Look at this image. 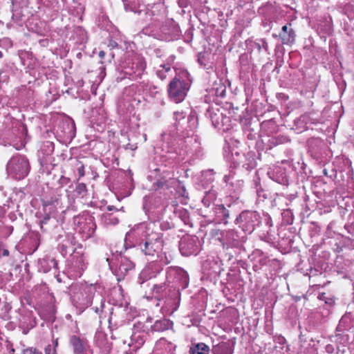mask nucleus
I'll return each mask as SVG.
<instances>
[{"label":"nucleus","instance_id":"c756f323","mask_svg":"<svg viewBox=\"0 0 354 354\" xmlns=\"http://www.w3.org/2000/svg\"><path fill=\"white\" fill-rule=\"evenodd\" d=\"M165 139V138H164ZM156 153H178L176 151V148L173 145H170L168 142H165V140H161L160 143L155 147Z\"/></svg>","mask_w":354,"mask_h":354},{"label":"nucleus","instance_id":"37998d69","mask_svg":"<svg viewBox=\"0 0 354 354\" xmlns=\"http://www.w3.org/2000/svg\"><path fill=\"white\" fill-rule=\"evenodd\" d=\"M254 183L257 188V194L258 196V199L259 201H263L265 199L268 198V194L261 187L259 183V178L254 180Z\"/></svg>","mask_w":354,"mask_h":354},{"label":"nucleus","instance_id":"473e14b6","mask_svg":"<svg viewBox=\"0 0 354 354\" xmlns=\"http://www.w3.org/2000/svg\"><path fill=\"white\" fill-rule=\"evenodd\" d=\"M206 115L210 118L212 125L217 127L220 123V119L222 118V113L218 109L209 108Z\"/></svg>","mask_w":354,"mask_h":354},{"label":"nucleus","instance_id":"dca6fc26","mask_svg":"<svg viewBox=\"0 0 354 354\" xmlns=\"http://www.w3.org/2000/svg\"><path fill=\"white\" fill-rule=\"evenodd\" d=\"M232 205L231 204H227V206L224 205H216L214 208V212L215 216L219 223H223L224 224L228 223V219L230 218V214L232 213Z\"/></svg>","mask_w":354,"mask_h":354},{"label":"nucleus","instance_id":"c03bdc74","mask_svg":"<svg viewBox=\"0 0 354 354\" xmlns=\"http://www.w3.org/2000/svg\"><path fill=\"white\" fill-rule=\"evenodd\" d=\"M257 166V161L254 156H248L245 158V160L243 165V167H244L247 170H250L255 168Z\"/></svg>","mask_w":354,"mask_h":354},{"label":"nucleus","instance_id":"8fccbe9b","mask_svg":"<svg viewBox=\"0 0 354 354\" xmlns=\"http://www.w3.org/2000/svg\"><path fill=\"white\" fill-rule=\"evenodd\" d=\"M22 354H42V353L36 348L28 347L23 349Z\"/></svg>","mask_w":354,"mask_h":354},{"label":"nucleus","instance_id":"39448f33","mask_svg":"<svg viewBox=\"0 0 354 354\" xmlns=\"http://www.w3.org/2000/svg\"><path fill=\"white\" fill-rule=\"evenodd\" d=\"M146 68V63L144 58L136 57L131 61L126 62L122 67L119 78L120 80L127 78L131 80H137L141 78Z\"/></svg>","mask_w":354,"mask_h":354},{"label":"nucleus","instance_id":"052dcab7","mask_svg":"<svg viewBox=\"0 0 354 354\" xmlns=\"http://www.w3.org/2000/svg\"><path fill=\"white\" fill-rule=\"evenodd\" d=\"M50 216L48 214H46L42 220L39 221L40 227L41 230L44 228V225L46 224L48 221L50 220Z\"/></svg>","mask_w":354,"mask_h":354},{"label":"nucleus","instance_id":"ea45409f","mask_svg":"<svg viewBox=\"0 0 354 354\" xmlns=\"http://www.w3.org/2000/svg\"><path fill=\"white\" fill-rule=\"evenodd\" d=\"M276 124L273 120H266L261 124V129L266 131L267 133H271L275 131Z\"/></svg>","mask_w":354,"mask_h":354},{"label":"nucleus","instance_id":"a18cd8bd","mask_svg":"<svg viewBox=\"0 0 354 354\" xmlns=\"http://www.w3.org/2000/svg\"><path fill=\"white\" fill-rule=\"evenodd\" d=\"M153 186L156 187V189L168 188V180L165 176L160 177L156 180L155 183H153Z\"/></svg>","mask_w":354,"mask_h":354},{"label":"nucleus","instance_id":"7c9ffc66","mask_svg":"<svg viewBox=\"0 0 354 354\" xmlns=\"http://www.w3.org/2000/svg\"><path fill=\"white\" fill-rule=\"evenodd\" d=\"M39 162L43 171L47 174H50V171L57 165L53 156H42L39 158Z\"/></svg>","mask_w":354,"mask_h":354},{"label":"nucleus","instance_id":"0eeeda50","mask_svg":"<svg viewBox=\"0 0 354 354\" xmlns=\"http://www.w3.org/2000/svg\"><path fill=\"white\" fill-rule=\"evenodd\" d=\"M7 170L16 179L24 178L29 172V162L25 156H12L8 162Z\"/></svg>","mask_w":354,"mask_h":354},{"label":"nucleus","instance_id":"ddd939ff","mask_svg":"<svg viewBox=\"0 0 354 354\" xmlns=\"http://www.w3.org/2000/svg\"><path fill=\"white\" fill-rule=\"evenodd\" d=\"M118 261V263L116 265L114 272L119 278L124 277L129 270L134 268V263L127 255H122V252L120 254Z\"/></svg>","mask_w":354,"mask_h":354},{"label":"nucleus","instance_id":"13d9d810","mask_svg":"<svg viewBox=\"0 0 354 354\" xmlns=\"http://www.w3.org/2000/svg\"><path fill=\"white\" fill-rule=\"evenodd\" d=\"M173 296H174V297L178 299V301L177 303L175 304V306L172 308L171 310V313H173L175 310H177V308H178V306H179V296H178V292H176L175 291V289H174V292L172 294Z\"/></svg>","mask_w":354,"mask_h":354},{"label":"nucleus","instance_id":"4468645a","mask_svg":"<svg viewBox=\"0 0 354 354\" xmlns=\"http://www.w3.org/2000/svg\"><path fill=\"white\" fill-rule=\"evenodd\" d=\"M73 236L70 234L59 235L57 241H59L58 250L63 256H66L71 252H75L73 243Z\"/></svg>","mask_w":354,"mask_h":354},{"label":"nucleus","instance_id":"e433bc0d","mask_svg":"<svg viewBox=\"0 0 354 354\" xmlns=\"http://www.w3.org/2000/svg\"><path fill=\"white\" fill-rule=\"evenodd\" d=\"M209 346L202 342L193 345L189 349L190 354H209Z\"/></svg>","mask_w":354,"mask_h":354},{"label":"nucleus","instance_id":"4d7b16f0","mask_svg":"<svg viewBox=\"0 0 354 354\" xmlns=\"http://www.w3.org/2000/svg\"><path fill=\"white\" fill-rule=\"evenodd\" d=\"M216 96L224 97L225 95V87L223 86L217 88L215 93Z\"/></svg>","mask_w":354,"mask_h":354},{"label":"nucleus","instance_id":"a878e982","mask_svg":"<svg viewBox=\"0 0 354 354\" xmlns=\"http://www.w3.org/2000/svg\"><path fill=\"white\" fill-rule=\"evenodd\" d=\"M52 268L57 269V263L55 259L44 258L39 260L38 270L39 272L46 273Z\"/></svg>","mask_w":354,"mask_h":354},{"label":"nucleus","instance_id":"b1692460","mask_svg":"<svg viewBox=\"0 0 354 354\" xmlns=\"http://www.w3.org/2000/svg\"><path fill=\"white\" fill-rule=\"evenodd\" d=\"M161 270L160 264L157 262L149 263L140 273V279L147 280L156 276V273Z\"/></svg>","mask_w":354,"mask_h":354},{"label":"nucleus","instance_id":"9d476101","mask_svg":"<svg viewBox=\"0 0 354 354\" xmlns=\"http://www.w3.org/2000/svg\"><path fill=\"white\" fill-rule=\"evenodd\" d=\"M179 250L183 256L197 254L201 250V243L196 236H183L179 243Z\"/></svg>","mask_w":354,"mask_h":354},{"label":"nucleus","instance_id":"aec40b11","mask_svg":"<svg viewBox=\"0 0 354 354\" xmlns=\"http://www.w3.org/2000/svg\"><path fill=\"white\" fill-rule=\"evenodd\" d=\"M279 38L283 44L291 45L295 40V32L292 28L291 24L284 25L279 32Z\"/></svg>","mask_w":354,"mask_h":354},{"label":"nucleus","instance_id":"6ab92c4d","mask_svg":"<svg viewBox=\"0 0 354 354\" xmlns=\"http://www.w3.org/2000/svg\"><path fill=\"white\" fill-rule=\"evenodd\" d=\"M198 63L203 67L208 73H210L214 70V63L213 61V56L211 53L207 52H200L198 53Z\"/></svg>","mask_w":354,"mask_h":354},{"label":"nucleus","instance_id":"2eb2a0df","mask_svg":"<svg viewBox=\"0 0 354 354\" xmlns=\"http://www.w3.org/2000/svg\"><path fill=\"white\" fill-rule=\"evenodd\" d=\"M268 175L274 181L279 184L288 185V177L286 174L285 169L279 166H274L268 171Z\"/></svg>","mask_w":354,"mask_h":354},{"label":"nucleus","instance_id":"0e129e2a","mask_svg":"<svg viewBox=\"0 0 354 354\" xmlns=\"http://www.w3.org/2000/svg\"><path fill=\"white\" fill-rule=\"evenodd\" d=\"M41 2L46 6H51L55 0H40Z\"/></svg>","mask_w":354,"mask_h":354},{"label":"nucleus","instance_id":"69168bd1","mask_svg":"<svg viewBox=\"0 0 354 354\" xmlns=\"http://www.w3.org/2000/svg\"><path fill=\"white\" fill-rule=\"evenodd\" d=\"M303 115H306L307 116V120H306V125L308 126L309 124H315V120H313V118H311L310 115L309 114H304Z\"/></svg>","mask_w":354,"mask_h":354},{"label":"nucleus","instance_id":"4c0bfd02","mask_svg":"<svg viewBox=\"0 0 354 354\" xmlns=\"http://www.w3.org/2000/svg\"><path fill=\"white\" fill-rule=\"evenodd\" d=\"M306 115H301L299 118L295 120V126L296 127V129H297L299 132H302L305 130H307L309 127L306 125Z\"/></svg>","mask_w":354,"mask_h":354},{"label":"nucleus","instance_id":"79ce46f5","mask_svg":"<svg viewBox=\"0 0 354 354\" xmlns=\"http://www.w3.org/2000/svg\"><path fill=\"white\" fill-rule=\"evenodd\" d=\"M41 151L43 155H51L54 151V143L50 141L43 142Z\"/></svg>","mask_w":354,"mask_h":354},{"label":"nucleus","instance_id":"3c124183","mask_svg":"<svg viewBox=\"0 0 354 354\" xmlns=\"http://www.w3.org/2000/svg\"><path fill=\"white\" fill-rule=\"evenodd\" d=\"M214 197V195L208 193L206 194V195L204 196V198L202 200L203 203L205 206L209 207L212 203V198Z\"/></svg>","mask_w":354,"mask_h":354},{"label":"nucleus","instance_id":"bb28decb","mask_svg":"<svg viewBox=\"0 0 354 354\" xmlns=\"http://www.w3.org/2000/svg\"><path fill=\"white\" fill-rule=\"evenodd\" d=\"M317 33L321 38H326L330 35L333 32V27L330 19L321 21L317 26Z\"/></svg>","mask_w":354,"mask_h":354},{"label":"nucleus","instance_id":"864d4df0","mask_svg":"<svg viewBox=\"0 0 354 354\" xmlns=\"http://www.w3.org/2000/svg\"><path fill=\"white\" fill-rule=\"evenodd\" d=\"M70 181H71V180L69 178L66 177L64 176H62L58 180L59 187L61 188V187L66 185L67 184H68L70 183Z\"/></svg>","mask_w":354,"mask_h":354},{"label":"nucleus","instance_id":"393cba45","mask_svg":"<svg viewBox=\"0 0 354 354\" xmlns=\"http://www.w3.org/2000/svg\"><path fill=\"white\" fill-rule=\"evenodd\" d=\"M172 326L173 322L169 319H162L156 320L151 326V328L149 330L148 333L163 332L165 330H169V328H171Z\"/></svg>","mask_w":354,"mask_h":354},{"label":"nucleus","instance_id":"e2e57ef3","mask_svg":"<svg viewBox=\"0 0 354 354\" xmlns=\"http://www.w3.org/2000/svg\"><path fill=\"white\" fill-rule=\"evenodd\" d=\"M41 46L46 47L48 46L49 41L48 39H42L39 40Z\"/></svg>","mask_w":354,"mask_h":354},{"label":"nucleus","instance_id":"5fc2aeb1","mask_svg":"<svg viewBox=\"0 0 354 354\" xmlns=\"http://www.w3.org/2000/svg\"><path fill=\"white\" fill-rule=\"evenodd\" d=\"M35 326H36V322H35V321H33L32 323H30V326L29 328L28 327H25V323H21V325H20V327L22 328V333L24 335H26L29 332V330L30 328H32Z\"/></svg>","mask_w":354,"mask_h":354},{"label":"nucleus","instance_id":"4be33fe9","mask_svg":"<svg viewBox=\"0 0 354 354\" xmlns=\"http://www.w3.org/2000/svg\"><path fill=\"white\" fill-rule=\"evenodd\" d=\"M176 346L165 338L158 340L154 346V351L158 354H174Z\"/></svg>","mask_w":354,"mask_h":354},{"label":"nucleus","instance_id":"774afa93","mask_svg":"<svg viewBox=\"0 0 354 354\" xmlns=\"http://www.w3.org/2000/svg\"><path fill=\"white\" fill-rule=\"evenodd\" d=\"M160 67H162V70H163L165 72H169L171 70V66L169 64H162V65H160Z\"/></svg>","mask_w":354,"mask_h":354},{"label":"nucleus","instance_id":"f704fd0d","mask_svg":"<svg viewBox=\"0 0 354 354\" xmlns=\"http://www.w3.org/2000/svg\"><path fill=\"white\" fill-rule=\"evenodd\" d=\"M212 353L213 354H232L233 349L227 343L221 342L213 346Z\"/></svg>","mask_w":354,"mask_h":354},{"label":"nucleus","instance_id":"09e8293b","mask_svg":"<svg viewBox=\"0 0 354 354\" xmlns=\"http://www.w3.org/2000/svg\"><path fill=\"white\" fill-rule=\"evenodd\" d=\"M223 150L227 155H239V152L238 151H234V149H231L230 143L225 144Z\"/></svg>","mask_w":354,"mask_h":354},{"label":"nucleus","instance_id":"f3484780","mask_svg":"<svg viewBox=\"0 0 354 354\" xmlns=\"http://www.w3.org/2000/svg\"><path fill=\"white\" fill-rule=\"evenodd\" d=\"M245 44L248 51H257L258 53L265 52L269 54L268 45L265 39H257L255 40L249 39L245 41Z\"/></svg>","mask_w":354,"mask_h":354},{"label":"nucleus","instance_id":"f8f14e48","mask_svg":"<svg viewBox=\"0 0 354 354\" xmlns=\"http://www.w3.org/2000/svg\"><path fill=\"white\" fill-rule=\"evenodd\" d=\"M12 3V21L21 26L26 20L21 6H26L28 0H10Z\"/></svg>","mask_w":354,"mask_h":354},{"label":"nucleus","instance_id":"58836bf2","mask_svg":"<svg viewBox=\"0 0 354 354\" xmlns=\"http://www.w3.org/2000/svg\"><path fill=\"white\" fill-rule=\"evenodd\" d=\"M73 259L75 261V266L79 269L83 270L85 267L84 257L83 254H79L77 252H74L72 254Z\"/></svg>","mask_w":354,"mask_h":354},{"label":"nucleus","instance_id":"72a5a7b5","mask_svg":"<svg viewBox=\"0 0 354 354\" xmlns=\"http://www.w3.org/2000/svg\"><path fill=\"white\" fill-rule=\"evenodd\" d=\"M101 221L106 226L115 225L119 223V217L113 212L104 213L101 216Z\"/></svg>","mask_w":354,"mask_h":354},{"label":"nucleus","instance_id":"c9c22d12","mask_svg":"<svg viewBox=\"0 0 354 354\" xmlns=\"http://www.w3.org/2000/svg\"><path fill=\"white\" fill-rule=\"evenodd\" d=\"M82 229L84 233H85L87 236H92L94 234L96 229V225L93 221V218L91 217L86 218L85 222L83 223Z\"/></svg>","mask_w":354,"mask_h":354},{"label":"nucleus","instance_id":"c85d7f7f","mask_svg":"<svg viewBox=\"0 0 354 354\" xmlns=\"http://www.w3.org/2000/svg\"><path fill=\"white\" fill-rule=\"evenodd\" d=\"M171 290V288L165 283L156 284L153 286V293L157 299L160 300L166 297Z\"/></svg>","mask_w":354,"mask_h":354},{"label":"nucleus","instance_id":"9b49d317","mask_svg":"<svg viewBox=\"0 0 354 354\" xmlns=\"http://www.w3.org/2000/svg\"><path fill=\"white\" fill-rule=\"evenodd\" d=\"M167 278L174 277V282L179 284V287L185 289L189 283V276L185 270L180 268H169L167 272Z\"/></svg>","mask_w":354,"mask_h":354},{"label":"nucleus","instance_id":"cd10ccee","mask_svg":"<svg viewBox=\"0 0 354 354\" xmlns=\"http://www.w3.org/2000/svg\"><path fill=\"white\" fill-rule=\"evenodd\" d=\"M84 292L86 295L85 297L82 296V298H80V297L77 294L74 295L75 298H77L81 304L88 305L92 303V299L93 296L92 294L95 290V287L93 285L87 286L84 287Z\"/></svg>","mask_w":354,"mask_h":354},{"label":"nucleus","instance_id":"5701e85b","mask_svg":"<svg viewBox=\"0 0 354 354\" xmlns=\"http://www.w3.org/2000/svg\"><path fill=\"white\" fill-rule=\"evenodd\" d=\"M225 239L226 241L225 243H223V248H228L230 247L231 248H239L241 246L243 241L241 240L238 233L233 230H228L226 232Z\"/></svg>","mask_w":354,"mask_h":354},{"label":"nucleus","instance_id":"412c9836","mask_svg":"<svg viewBox=\"0 0 354 354\" xmlns=\"http://www.w3.org/2000/svg\"><path fill=\"white\" fill-rule=\"evenodd\" d=\"M70 344L73 348L74 354H84L88 346V342L85 338L72 335L70 337Z\"/></svg>","mask_w":354,"mask_h":354},{"label":"nucleus","instance_id":"f03ea898","mask_svg":"<svg viewBox=\"0 0 354 354\" xmlns=\"http://www.w3.org/2000/svg\"><path fill=\"white\" fill-rule=\"evenodd\" d=\"M192 84V79L187 71H183L177 75L168 85L169 98L176 103L181 102L187 95Z\"/></svg>","mask_w":354,"mask_h":354},{"label":"nucleus","instance_id":"603ef678","mask_svg":"<svg viewBox=\"0 0 354 354\" xmlns=\"http://www.w3.org/2000/svg\"><path fill=\"white\" fill-rule=\"evenodd\" d=\"M75 192L78 194H84L86 192V186L84 183H78L75 188Z\"/></svg>","mask_w":354,"mask_h":354},{"label":"nucleus","instance_id":"bf43d9fd","mask_svg":"<svg viewBox=\"0 0 354 354\" xmlns=\"http://www.w3.org/2000/svg\"><path fill=\"white\" fill-rule=\"evenodd\" d=\"M45 354H55V349L52 346V345L48 344L45 348Z\"/></svg>","mask_w":354,"mask_h":354},{"label":"nucleus","instance_id":"de8ad7c7","mask_svg":"<svg viewBox=\"0 0 354 354\" xmlns=\"http://www.w3.org/2000/svg\"><path fill=\"white\" fill-rule=\"evenodd\" d=\"M0 46L6 48H10L12 46V41L8 37H4L0 40Z\"/></svg>","mask_w":354,"mask_h":354},{"label":"nucleus","instance_id":"6e6d98bb","mask_svg":"<svg viewBox=\"0 0 354 354\" xmlns=\"http://www.w3.org/2000/svg\"><path fill=\"white\" fill-rule=\"evenodd\" d=\"M274 140H275L276 144H282L290 141V139L285 136H278L274 138Z\"/></svg>","mask_w":354,"mask_h":354},{"label":"nucleus","instance_id":"7ed1b4c3","mask_svg":"<svg viewBox=\"0 0 354 354\" xmlns=\"http://www.w3.org/2000/svg\"><path fill=\"white\" fill-rule=\"evenodd\" d=\"M53 133L59 142L64 145L70 143L76 133L73 120L69 117L58 118L53 129Z\"/></svg>","mask_w":354,"mask_h":354},{"label":"nucleus","instance_id":"49530a36","mask_svg":"<svg viewBox=\"0 0 354 354\" xmlns=\"http://www.w3.org/2000/svg\"><path fill=\"white\" fill-rule=\"evenodd\" d=\"M178 4L182 8H187L189 6L192 8L196 7L193 0H178Z\"/></svg>","mask_w":354,"mask_h":354},{"label":"nucleus","instance_id":"2f4dec72","mask_svg":"<svg viewBox=\"0 0 354 354\" xmlns=\"http://www.w3.org/2000/svg\"><path fill=\"white\" fill-rule=\"evenodd\" d=\"M275 12L276 9L274 6L270 2H267L258 9V13L264 16L266 18L272 17Z\"/></svg>","mask_w":354,"mask_h":354},{"label":"nucleus","instance_id":"338daca9","mask_svg":"<svg viewBox=\"0 0 354 354\" xmlns=\"http://www.w3.org/2000/svg\"><path fill=\"white\" fill-rule=\"evenodd\" d=\"M137 144L136 143H134V144H128L127 145V147H125V149H131V151H134L135 149H137Z\"/></svg>","mask_w":354,"mask_h":354},{"label":"nucleus","instance_id":"1a4fd4ad","mask_svg":"<svg viewBox=\"0 0 354 354\" xmlns=\"http://www.w3.org/2000/svg\"><path fill=\"white\" fill-rule=\"evenodd\" d=\"M180 35V27L173 19L167 20L160 26L159 40L172 41L178 39Z\"/></svg>","mask_w":354,"mask_h":354},{"label":"nucleus","instance_id":"680f3d73","mask_svg":"<svg viewBox=\"0 0 354 354\" xmlns=\"http://www.w3.org/2000/svg\"><path fill=\"white\" fill-rule=\"evenodd\" d=\"M166 73L163 70H158L156 75L161 80H163L166 78Z\"/></svg>","mask_w":354,"mask_h":354},{"label":"nucleus","instance_id":"423d86ee","mask_svg":"<svg viewBox=\"0 0 354 354\" xmlns=\"http://www.w3.org/2000/svg\"><path fill=\"white\" fill-rule=\"evenodd\" d=\"M160 5H154L152 9L139 10L138 15L146 19L151 21L147 26H145L140 31L141 34L153 37L159 39L160 26H158V19L156 17L155 10L158 9Z\"/></svg>","mask_w":354,"mask_h":354},{"label":"nucleus","instance_id":"20e7f679","mask_svg":"<svg viewBox=\"0 0 354 354\" xmlns=\"http://www.w3.org/2000/svg\"><path fill=\"white\" fill-rule=\"evenodd\" d=\"M188 123L189 129H186V132L183 131L181 136L184 138H187L188 140H186L185 142L190 145L186 153L199 155L203 152V148L201 147L198 136L194 134V131L198 127V118L195 114L191 113L189 115Z\"/></svg>","mask_w":354,"mask_h":354},{"label":"nucleus","instance_id":"a19ab883","mask_svg":"<svg viewBox=\"0 0 354 354\" xmlns=\"http://www.w3.org/2000/svg\"><path fill=\"white\" fill-rule=\"evenodd\" d=\"M131 339L132 344H135L138 348L143 345L145 342V335L140 333H133Z\"/></svg>","mask_w":354,"mask_h":354},{"label":"nucleus","instance_id":"a211bd4d","mask_svg":"<svg viewBox=\"0 0 354 354\" xmlns=\"http://www.w3.org/2000/svg\"><path fill=\"white\" fill-rule=\"evenodd\" d=\"M186 113L184 111H175L174 113V119L175 120V127L177 133L180 136L183 135V131L186 132V129H189L188 119L186 120ZM189 117V115L188 116Z\"/></svg>","mask_w":354,"mask_h":354},{"label":"nucleus","instance_id":"6e6552de","mask_svg":"<svg viewBox=\"0 0 354 354\" xmlns=\"http://www.w3.org/2000/svg\"><path fill=\"white\" fill-rule=\"evenodd\" d=\"M260 216L257 212L243 211L235 219V224L238 225L243 231L251 234L256 226L261 223Z\"/></svg>","mask_w":354,"mask_h":354},{"label":"nucleus","instance_id":"f257e3e1","mask_svg":"<svg viewBox=\"0 0 354 354\" xmlns=\"http://www.w3.org/2000/svg\"><path fill=\"white\" fill-rule=\"evenodd\" d=\"M133 239V246L140 250L145 256H158L163 247L162 234L156 230L154 223H140L135 225L126 234L127 239Z\"/></svg>","mask_w":354,"mask_h":354}]
</instances>
